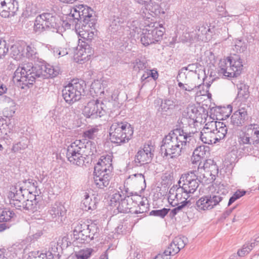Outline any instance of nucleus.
<instances>
[{
  "mask_svg": "<svg viewBox=\"0 0 259 259\" xmlns=\"http://www.w3.org/2000/svg\"><path fill=\"white\" fill-rule=\"evenodd\" d=\"M194 134L184 132L181 128H176L171 131L162 141L160 150L163 157H178L181 154L183 146L190 142Z\"/></svg>",
  "mask_w": 259,
  "mask_h": 259,
  "instance_id": "obj_1",
  "label": "nucleus"
},
{
  "mask_svg": "<svg viewBox=\"0 0 259 259\" xmlns=\"http://www.w3.org/2000/svg\"><path fill=\"white\" fill-rule=\"evenodd\" d=\"M96 151L94 142L86 140H76L67 147L66 157L72 164L78 166L84 163L85 156L92 155Z\"/></svg>",
  "mask_w": 259,
  "mask_h": 259,
  "instance_id": "obj_2",
  "label": "nucleus"
},
{
  "mask_svg": "<svg viewBox=\"0 0 259 259\" xmlns=\"http://www.w3.org/2000/svg\"><path fill=\"white\" fill-rule=\"evenodd\" d=\"M237 137L240 149L244 153L251 154L254 147L259 144V125L252 123L243 127Z\"/></svg>",
  "mask_w": 259,
  "mask_h": 259,
  "instance_id": "obj_3",
  "label": "nucleus"
},
{
  "mask_svg": "<svg viewBox=\"0 0 259 259\" xmlns=\"http://www.w3.org/2000/svg\"><path fill=\"white\" fill-rule=\"evenodd\" d=\"M228 128L222 122L211 121L207 122L200 134H198L201 141L205 144H215L223 139L226 136ZM194 136H193V137Z\"/></svg>",
  "mask_w": 259,
  "mask_h": 259,
  "instance_id": "obj_4",
  "label": "nucleus"
},
{
  "mask_svg": "<svg viewBox=\"0 0 259 259\" xmlns=\"http://www.w3.org/2000/svg\"><path fill=\"white\" fill-rule=\"evenodd\" d=\"M36 65L32 63L23 64L17 68L14 72L13 80L17 85L22 89L31 87L36 79L40 78Z\"/></svg>",
  "mask_w": 259,
  "mask_h": 259,
  "instance_id": "obj_5",
  "label": "nucleus"
},
{
  "mask_svg": "<svg viewBox=\"0 0 259 259\" xmlns=\"http://www.w3.org/2000/svg\"><path fill=\"white\" fill-rule=\"evenodd\" d=\"M61 25V21L56 15L50 13H44L36 17L34 30L36 32L45 30L58 32Z\"/></svg>",
  "mask_w": 259,
  "mask_h": 259,
  "instance_id": "obj_6",
  "label": "nucleus"
},
{
  "mask_svg": "<svg viewBox=\"0 0 259 259\" xmlns=\"http://www.w3.org/2000/svg\"><path fill=\"white\" fill-rule=\"evenodd\" d=\"M133 133V128L127 122H114L110 128V139L116 144L127 143L132 138Z\"/></svg>",
  "mask_w": 259,
  "mask_h": 259,
  "instance_id": "obj_7",
  "label": "nucleus"
},
{
  "mask_svg": "<svg viewBox=\"0 0 259 259\" xmlns=\"http://www.w3.org/2000/svg\"><path fill=\"white\" fill-rule=\"evenodd\" d=\"M85 87L83 80L73 79L62 90V96L67 103L72 104L80 99Z\"/></svg>",
  "mask_w": 259,
  "mask_h": 259,
  "instance_id": "obj_8",
  "label": "nucleus"
},
{
  "mask_svg": "<svg viewBox=\"0 0 259 259\" xmlns=\"http://www.w3.org/2000/svg\"><path fill=\"white\" fill-rule=\"evenodd\" d=\"M74 19L83 22V25H89L93 27L96 24V20L94 11L90 7L83 5L76 6L70 12Z\"/></svg>",
  "mask_w": 259,
  "mask_h": 259,
  "instance_id": "obj_9",
  "label": "nucleus"
},
{
  "mask_svg": "<svg viewBox=\"0 0 259 259\" xmlns=\"http://www.w3.org/2000/svg\"><path fill=\"white\" fill-rule=\"evenodd\" d=\"M224 196L217 192L214 194L201 197L196 201V208L199 211L212 209L224 200Z\"/></svg>",
  "mask_w": 259,
  "mask_h": 259,
  "instance_id": "obj_10",
  "label": "nucleus"
},
{
  "mask_svg": "<svg viewBox=\"0 0 259 259\" xmlns=\"http://www.w3.org/2000/svg\"><path fill=\"white\" fill-rule=\"evenodd\" d=\"M199 177L197 176V171L192 170L187 174L182 175L178 182V185L182 183V186L186 189V192L189 194L193 193L199 186Z\"/></svg>",
  "mask_w": 259,
  "mask_h": 259,
  "instance_id": "obj_11",
  "label": "nucleus"
},
{
  "mask_svg": "<svg viewBox=\"0 0 259 259\" xmlns=\"http://www.w3.org/2000/svg\"><path fill=\"white\" fill-rule=\"evenodd\" d=\"M105 105L98 100H92L88 102L82 110L83 114L87 118H96L101 117L105 113Z\"/></svg>",
  "mask_w": 259,
  "mask_h": 259,
  "instance_id": "obj_12",
  "label": "nucleus"
},
{
  "mask_svg": "<svg viewBox=\"0 0 259 259\" xmlns=\"http://www.w3.org/2000/svg\"><path fill=\"white\" fill-rule=\"evenodd\" d=\"M153 147L148 144H145L137 153L135 157V164L137 166L150 163L153 157Z\"/></svg>",
  "mask_w": 259,
  "mask_h": 259,
  "instance_id": "obj_13",
  "label": "nucleus"
},
{
  "mask_svg": "<svg viewBox=\"0 0 259 259\" xmlns=\"http://www.w3.org/2000/svg\"><path fill=\"white\" fill-rule=\"evenodd\" d=\"M126 195L125 196L124 199L120 201L117 206L119 212L122 213H134L135 207L137 204V200H136V196L134 199L131 197L133 196V193L128 194L126 191Z\"/></svg>",
  "mask_w": 259,
  "mask_h": 259,
  "instance_id": "obj_14",
  "label": "nucleus"
},
{
  "mask_svg": "<svg viewBox=\"0 0 259 259\" xmlns=\"http://www.w3.org/2000/svg\"><path fill=\"white\" fill-rule=\"evenodd\" d=\"M36 70H38L40 78L42 79L53 78L57 76L60 72L59 67L53 66L49 64L36 65Z\"/></svg>",
  "mask_w": 259,
  "mask_h": 259,
  "instance_id": "obj_15",
  "label": "nucleus"
},
{
  "mask_svg": "<svg viewBox=\"0 0 259 259\" xmlns=\"http://www.w3.org/2000/svg\"><path fill=\"white\" fill-rule=\"evenodd\" d=\"M248 119V115L247 109L241 108L232 115L231 123L235 127H240L245 124Z\"/></svg>",
  "mask_w": 259,
  "mask_h": 259,
  "instance_id": "obj_16",
  "label": "nucleus"
},
{
  "mask_svg": "<svg viewBox=\"0 0 259 259\" xmlns=\"http://www.w3.org/2000/svg\"><path fill=\"white\" fill-rule=\"evenodd\" d=\"M98 227L95 224L87 225L78 237H75V240H80L81 242H89L95 237H97Z\"/></svg>",
  "mask_w": 259,
  "mask_h": 259,
  "instance_id": "obj_17",
  "label": "nucleus"
},
{
  "mask_svg": "<svg viewBox=\"0 0 259 259\" xmlns=\"http://www.w3.org/2000/svg\"><path fill=\"white\" fill-rule=\"evenodd\" d=\"M94 183L97 187L104 189L109 185L112 175L94 172Z\"/></svg>",
  "mask_w": 259,
  "mask_h": 259,
  "instance_id": "obj_18",
  "label": "nucleus"
},
{
  "mask_svg": "<svg viewBox=\"0 0 259 259\" xmlns=\"http://www.w3.org/2000/svg\"><path fill=\"white\" fill-rule=\"evenodd\" d=\"M199 114L197 108L194 105H189L183 113V116L188 121L189 125L194 124L197 122L196 119Z\"/></svg>",
  "mask_w": 259,
  "mask_h": 259,
  "instance_id": "obj_19",
  "label": "nucleus"
},
{
  "mask_svg": "<svg viewBox=\"0 0 259 259\" xmlns=\"http://www.w3.org/2000/svg\"><path fill=\"white\" fill-rule=\"evenodd\" d=\"M83 199L81 203V208L85 211L93 210L97 208V199L92 196L90 197L87 192L84 193Z\"/></svg>",
  "mask_w": 259,
  "mask_h": 259,
  "instance_id": "obj_20",
  "label": "nucleus"
},
{
  "mask_svg": "<svg viewBox=\"0 0 259 259\" xmlns=\"http://www.w3.org/2000/svg\"><path fill=\"white\" fill-rule=\"evenodd\" d=\"M149 31L153 36L155 43L160 41L164 33V28L157 22L151 23L147 26Z\"/></svg>",
  "mask_w": 259,
  "mask_h": 259,
  "instance_id": "obj_21",
  "label": "nucleus"
},
{
  "mask_svg": "<svg viewBox=\"0 0 259 259\" xmlns=\"http://www.w3.org/2000/svg\"><path fill=\"white\" fill-rule=\"evenodd\" d=\"M83 44H81L77 49V55L81 58V60L85 59L87 57L93 55V50L88 42L82 40Z\"/></svg>",
  "mask_w": 259,
  "mask_h": 259,
  "instance_id": "obj_22",
  "label": "nucleus"
},
{
  "mask_svg": "<svg viewBox=\"0 0 259 259\" xmlns=\"http://www.w3.org/2000/svg\"><path fill=\"white\" fill-rule=\"evenodd\" d=\"M84 28L79 32V36L83 40L90 42L95 36V28L94 26H89V25H83Z\"/></svg>",
  "mask_w": 259,
  "mask_h": 259,
  "instance_id": "obj_23",
  "label": "nucleus"
},
{
  "mask_svg": "<svg viewBox=\"0 0 259 259\" xmlns=\"http://www.w3.org/2000/svg\"><path fill=\"white\" fill-rule=\"evenodd\" d=\"M24 186H22L24 190H26L28 192V194H30L31 196H36L38 195L39 192L37 191V183L35 180L32 179H28L23 181ZM39 191V190L38 191Z\"/></svg>",
  "mask_w": 259,
  "mask_h": 259,
  "instance_id": "obj_24",
  "label": "nucleus"
},
{
  "mask_svg": "<svg viewBox=\"0 0 259 259\" xmlns=\"http://www.w3.org/2000/svg\"><path fill=\"white\" fill-rule=\"evenodd\" d=\"M66 210L63 205L60 202H56L52 206L49 210V213L53 219L63 216Z\"/></svg>",
  "mask_w": 259,
  "mask_h": 259,
  "instance_id": "obj_25",
  "label": "nucleus"
},
{
  "mask_svg": "<svg viewBox=\"0 0 259 259\" xmlns=\"http://www.w3.org/2000/svg\"><path fill=\"white\" fill-rule=\"evenodd\" d=\"M137 204L135 208L134 213H143L148 210V203L147 199L141 198L140 196L136 195Z\"/></svg>",
  "mask_w": 259,
  "mask_h": 259,
  "instance_id": "obj_26",
  "label": "nucleus"
},
{
  "mask_svg": "<svg viewBox=\"0 0 259 259\" xmlns=\"http://www.w3.org/2000/svg\"><path fill=\"white\" fill-rule=\"evenodd\" d=\"M236 85L238 89V98L242 101H246L250 96L249 86L243 82L237 83Z\"/></svg>",
  "mask_w": 259,
  "mask_h": 259,
  "instance_id": "obj_27",
  "label": "nucleus"
},
{
  "mask_svg": "<svg viewBox=\"0 0 259 259\" xmlns=\"http://www.w3.org/2000/svg\"><path fill=\"white\" fill-rule=\"evenodd\" d=\"M3 101L7 104L5 110L7 116H12L16 110L15 102L6 96L3 97Z\"/></svg>",
  "mask_w": 259,
  "mask_h": 259,
  "instance_id": "obj_28",
  "label": "nucleus"
},
{
  "mask_svg": "<svg viewBox=\"0 0 259 259\" xmlns=\"http://www.w3.org/2000/svg\"><path fill=\"white\" fill-rule=\"evenodd\" d=\"M152 34L150 33L147 26L142 30L141 37V41L145 46H148L151 44H155Z\"/></svg>",
  "mask_w": 259,
  "mask_h": 259,
  "instance_id": "obj_29",
  "label": "nucleus"
},
{
  "mask_svg": "<svg viewBox=\"0 0 259 259\" xmlns=\"http://www.w3.org/2000/svg\"><path fill=\"white\" fill-rule=\"evenodd\" d=\"M176 195L177 196V202L180 201L186 200L187 201L190 197L188 192H186V189L180 184V186L175 185Z\"/></svg>",
  "mask_w": 259,
  "mask_h": 259,
  "instance_id": "obj_30",
  "label": "nucleus"
},
{
  "mask_svg": "<svg viewBox=\"0 0 259 259\" xmlns=\"http://www.w3.org/2000/svg\"><path fill=\"white\" fill-rule=\"evenodd\" d=\"M36 196L30 195L28 199H25L24 209L35 211L37 209V203Z\"/></svg>",
  "mask_w": 259,
  "mask_h": 259,
  "instance_id": "obj_31",
  "label": "nucleus"
},
{
  "mask_svg": "<svg viewBox=\"0 0 259 259\" xmlns=\"http://www.w3.org/2000/svg\"><path fill=\"white\" fill-rule=\"evenodd\" d=\"M113 169V166H107L105 164L98 162L94 167V173L101 172V174H106L108 175H112V172Z\"/></svg>",
  "mask_w": 259,
  "mask_h": 259,
  "instance_id": "obj_32",
  "label": "nucleus"
},
{
  "mask_svg": "<svg viewBox=\"0 0 259 259\" xmlns=\"http://www.w3.org/2000/svg\"><path fill=\"white\" fill-rule=\"evenodd\" d=\"M24 48L22 45L14 44L10 48L11 55L16 59L20 58L21 56H24Z\"/></svg>",
  "mask_w": 259,
  "mask_h": 259,
  "instance_id": "obj_33",
  "label": "nucleus"
},
{
  "mask_svg": "<svg viewBox=\"0 0 259 259\" xmlns=\"http://www.w3.org/2000/svg\"><path fill=\"white\" fill-rule=\"evenodd\" d=\"M229 60L230 65L234 68L235 71H237V73L239 75L243 67L242 62L240 58L238 56H235L234 57H229Z\"/></svg>",
  "mask_w": 259,
  "mask_h": 259,
  "instance_id": "obj_34",
  "label": "nucleus"
},
{
  "mask_svg": "<svg viewBox=\"0 0 259 259\" xmlns=\"http://www.w3.org/2000/svg\"><path fill=\"white\" fill-rule=\"evenodd\" d=\"M173 241L174 243L177 246L174 250L175 252H179L187 244L188 239L185 236H178L174 238Z\"/></svg>",
  "mask_w": 259,
  "mask_h": 259,
  "instance_id": "obj_35",
  "label": "nucleus"
},
{
  "mask_svg": "<svg viewBox=\"0 0 259 259\" xmlns=\"http://www.w3.org/2000/svg\"><path fill=\"white\" fill-rule=\"evenodd\" d=\"M16 217L15 213L9 209L5 208L0 210V222H8Z\"/></svg>",
  "mask_w": 259,
  "mask_h": 259,
  "instance_id": "obj_36",
  "label": "nucleus"
},
{
  "mask_svg": "<svg viewBox=\"0 0 259 259\" xmlns=\"http://www.w3.org/2000/svg\"><path fill=\"white\" fill-rule=\"evenodd\" d=\"M194 154L198 156L202 159H205V156H207L209 153V148L206 146H200L197 147L194 151Z\"/></svg>",
  "mask_w": 259,
  "mask_h": 259,
  "instance_id": "obj_37",
  "label": "nucleus"
},
{
  "mask_svg": "<svg viewBox=\"0 0 259 259\" xmlns=\"http://www.w3.org/2000/svg\"><path fill=\"white\" fill-rule=\"evenodd\" d=\"M124 22L117 16H114L109 27V30L112 32H115L121 27V24Z\"/></svg>",
  "mask_w": 259,
  "mask_h": 259,
  "instance_id": "obj_38",
  "label": "nucleus"
},
{
  "mask_svg": "<svg viewBox=\"0 0 259 259\" xmlns=\"http://www.w3.org/2000/svg\"><path fill=\"white\" fill-rule=\"evenodd\" d=\"M132 64L134 70L138 72L145 69L147 66V61L144 59H136Z\"/></svg>",
  "mask_w": 259,
  "mask_h": 259,
  "instance_id": "obj_39",
  "label": "nucleus"
},
{
  "mask_svg": "<svg viewBox=\"0 0 259 259\" xmlns=\"http://www.w3.org/2000/svg\"><path fill=\"white\" fill-rule=\"evenodd\" d=\"M209 31H210V29L206 24H203L199 26L198 32L197 33V39L202 41H205L207 39L206 35L207 32Z\"/></svg>",
  "mask_w": 259,
  "mask_h": 259,
  "instance_id": "obj_40",
  "label": "nucleus"
},
{
  "mask_svg": "<svg viewBox=\"0 0 259 259\" xmlns=\"http://www.w3.org/2000/svg\"><path fill=\"white\" fill-rule=\"evenodd\" d=\"M88 224L84 222H74L72 224V227L73 228V236L75 239V237H78L81 232L83 231V229L86 228Z\"/></svg>",
  "mask_w": 259,
  "mask_h": 259,
  "instance_id": "obj_41",
  "label": "nucleus"
},
{
  "mask_svg": "<svg viewBox=\"0 0 259 259\" xmlns=\"http://www.w3.org/2000/svg\"><path fill=\"white\" fill-rule=\"evenodd\" d=\"M175 106V102L171 100L165 99L162 100L160 106L159 108V111L162 112H166L168 110L172 109Z\"/></svg>",
  "mask_w": 259,
  "mask_h": 259,
  "instance_id": "obj_42",
  "label": "nucleus"
},
{
  "mask_svg": "<svg viewBox=\"0 0 259 259\" xmlns=\"http://www.w3.org/2000/svg\"><path fill=\"white\" fill-rule=\"evenodd\" d=\"M229 65H230L229 58L220 60L217 68V73L219 77H221L222 75L225 74Z\"/></svg>",
  "mask_w": 259,
  "mask_h": 259,
  "instance_id": "obj_43",
  "label": "nucleus"
},
{
  "mask_svg": "<svg viewBox=\"0 0 259 259\" xmlns=\"http://www.w3.org/2000/svg\"><path fill=\"white\" fill-rule=\"evenodd\" d=\"M24 57L29 59L35 58L37 54L36 49L32 45H28L24 49Z\"/></svg>",
  "mask_w": 259,
  "mask_h": 259,
  "instance_id": "obj_44",
  "label": "nucleus"
},
{
  "mask_svg": "<svg viewBox=\"0 0 259 259\" xmlns=\"http://www.w3.org/2000/svg\"><path fill=\"white\" fill-rule=\"evenodd\" d=\"M11 7H13L12 4L11 3H7L5 2V4L2 6V10L0 11V15L4 18L9 17L11 13H13L11 9Z\"/></svg>",
  "mask_w": 259,
  "mask_h": 259,
  "instance_id": "obj_45",
  "label": "nucleus"
},
{
  "mask_svg": "<svg viewBox=\"0 0 259 259\" xmlns=\"http://www.w3.org/2000/svg\"><path fill=\"white\" fill-rule=\"evenodd\" d=\"M14 192L16 196H20V197H25V195L28 194V191L26 190H24L23 187L20 186H13L10 188L9 192Z\"/></svg>",
  "mask_w": 259,
  "mask_h": 259,
  "instance_id": "obj_46",
  "label": "nucleus"
},
{
  "mask_svg": "<svg viewBox=\"0 0 259 259\" xmlns=\"http://www.w3.org/2000/svg\"><path fill=\"white\" fill-rule=\"evenodd\" d=\"M92 249L86 248L82 249L75 253L74 259H88L91 255Z\"/></svg>",
  "mask_w": 259,
  "mask_h": 259,
  "instance_id": "obj_47",
  "label": "nucleus"
},
{
  "mask_svg": "<svg viewBox=\"0 0 259 259\" xmlns=\"http://www.w3.org/2000/svg\"><path fill=\"white\" fill-rule=\"evenodd\" d=\"M201 67V65L199 64L198 63H193L191 64L188 65L187 67H185V68L187 69V71L189 70L190 72H192L194 73L195 74L198 75V78H199L200 73L203 74L204 71L201 69H198V68Z\"/></svg>",
  "mask_w": 259,
  "mask_h": 259,
  "instance_id": "obj_48",
  "label": "nucleus"
},
{
  "mask_svg": "<svg viewBox=\"0 0 259 259\" xmlns=\"http://www.w3.org/2000/svg\"><path fill=\"white\" fill-rule=\"evenodd\" d=\"M168 200L170 205L173 206L178 205L179 202H177V196L176 195L175 185L169 190Z\"/></svg>",
  "mask_w": 259,
  "mask_h": 259,
  "instance_id": "obj_49",
  "label": "nucleus"
},
{
  "mask_svg": "<svg viewBox=\"0 0 259 259\" xmlns=\"http://www.w3.org/2000/svg\"><path fill=\"white\" fill-rule=\"evenodd\" d=\"M28 147V144L27 140H23L15 144H14L12 148V151L14 153L20 152L21 150H24Z\"/></svg>",
  "mask_w": 259,
  "mask_h": 259,
  "instance_id": "obj_50",
  "label": "nucleus"
},
{
  "mask_svg": "<svg viewBox=\"0 0 259 259\" xmlns=\"http://www.w3.org/2000/svg\"><path fill=\"white\" fill-rule=\"evenodd\" d=\"M178 85L181 90L188 92H191L196 88H200V87L201 86V84H196L189 85L187 83H183L182 82H178Z\"/></svg>",
  "mask_w": 259,
  "mask_h": 259,
  "instance_id": "obj_51",
  "label": "nucleus"
},
{
  "mask_svg": "<svg viewBox=\"0 0 259 259\" xmlns=\"http://www.w3.org/2000/svg\"><path fill=\"white\" fill-rule=\"evenodd\" d=\"M98 131L97 128H91L84 132V137L89 139H94L97 136Z\"/></svg>",
  "mask_w": 259,
  "mask_h": 259,
  "instance_id": "obj_52",
  "label": "nucleus"
},
{
  "mask_svg": "<svg viewBox=\"0 0 259 259\" xmlns=\"http://www.w3.org/2000/svg\"><path fill=\"white\" fill-rule=\"evenodd\" d=\"M170 209L163 208L161 209L153 210L150 212V214L163 218L169 211Z\"/></svg>",
  "mask_w": 259,
  "mask_h": 259,
  "instance_id": "obj_53",
  "label": "nucleus"
},
{
  "mask_svg": "<svg viewBox=\"0 0 259 259\" xmlns=\"http://www.w3.org/2000/svg\"><path fill=\"white\" fill-rule=\"evenodd\" d=\"M235 69L233 68L231 65H229L225 72L224 75H222L221 77L222 78H227V77H236L238 75L237 73V71H235Z\"/></svg>",
  "mask_w": 259,
  "mask_h": 259,
  "instance_id": "obj_54",
  "label": "nucleus"
},
{
  "mask_svg": "<svg viewBox=\"0 0 259 259\" xmlns=\"http://www.w3.org/2000/svg\"><path fill=\"white\" fill-rule=\"evenodd\" d=\"M234 49L236 50L238 52L243 53L247 49V44L245 42L239 40L236 41Z\"/></svg>",
  "mask_w": 259,
  "mask_h": 259,
  "instance_id": "obj_55",
  "label": "nucleus"
},
{
  "mask_svg": "<svg viewBox=\"0 0 259 259\" xmlns=\"http://www.w3.org/2000/svg\"><path fill=\"white\" fill-rule=\"evenodd\" d=\"M187 69L185 67H182L179 71L177 76V80L178 82L183 81L185 82L187 79V74H186Z\"/></svg>",
  "mask_w": 259,
  "mask_h": 259,
  "instance_id": "obj_56",
  "label": "nucleus"
},
{
  "mask_svg": "<svg viewBox=\"0 0 259 259\" xmlns=\"http://www.w3.org/2000/svg\"><path fill=\"white\" fill-rule=\"evenodd\" d=\"M112 156L110 155H103L101 157L99 160V162L105 164L107 166H112Z\"/></svg>",
  "mask_w": 259,
  "mask_h": 259,
  "instance_id": "obj_57",
  "label": "nucleus"
},
{
  "mask_svg": "<svg viewBox=\"0 0 259 259\" xmlns=\"http://www.w3.org/2000/svg\"><path fill=\"white\" fill-rule=\"evenodd\" d=\"M10 204L15 207L16 209L22 210L24 209L25 201L20 200H10Z\"/></svg>",
  "mask_w": 259,
  "mask_h": 259,
  "instance_id": "obj_58",
  "label": "nucleus"
},
{
  "mask_svg": "<svg viewBox=\"0 0 259 259\" xmlns=\"http://www.w3.org/2000/svg\"><path fill=\"white\" fill-rule=\"evenodd\" d=\"M9 51L6 41L0 40V59L5 56Z\"/></svg>",
  "mask_w": 259,
  "mask_h": 259,
  "instance_id": "obj_59",
  "label": "nucleus"
},
{
  "mask_svg": "<svg viewBox=\"0 0 259 259\" xmlns=\"http://www.w3.org/2000/svg\"><path fill=\"white\" fill-rule=\"evenodd\" d=\"M130 15V14L128 12V9H126L125 6H123L121 9L120 14L117 16L125 22Z\"/></svg>",
  "mask_w": 259,
  "mask_h": 259,
  "instance_id": "obj_60",
  "label": "nucleus"
},
{
  "mask_svg": "<svg viewBox=\"0 0 259 259\" xmlns=\"http://www.w3.org/2000/svg\"><path fill=\"white\" fill-rule=\"evenodd\" d=\"M176 247H177V246L174 243V241H172V242L169 245L167 249L165 250V251L163 252V253L165 256L174 255L178 253V252H175L174 250L175 249Z\"/></svg>",
  "mask_w": 259,
  "mask_h": 259,
  "instance_id": "obj_61",
  "label": "nucleus"
},
{
  "mask_svg": "<svg viewBox=\"0 0 259 259\" xmlns=\"http://www.w3.org/2000/svg\"><path fill=\"white\" fill-rule=\"evenodd\" d=\"M251 250V248L248 245H244L243 247L238 251V254L240 256H243L248 254Z\"/></svg>",
  "mask_w": 259,
  "mask_h": 259,
  "instance_id": "obj_62",
  "label": "nucleus"
},
{
  "mask_svg": "<svg viewBox=\"0 0 259 259\" xmlns=\"http://www.w3.org/2000/svg\"><path fill=\"white\" fill-rule=\"evenodd\" d=\"M128 179H131L135 181L137 179L138 181L140 183L145 182V177L142 174H136L131 175Z\"/></svg>",
  "mask_w": 259,
  "mask_h": 259,
  "instance_id": "obj_63",
  "label": "nucleus"
},
{
  "mask_svg": "<svg viewBox=\"0 0 259 259\" xmlns=\"http://www.w3.org/2000/svg\"><path fill=\"white\" fill-rule=\"evenodd\" d=\"M55 55L56 56L63 57L68 54V52L65 48H57L54 51Z\"/></svg>",
  "mask_w": 259,
  "mask_h": 259,
  "instance_id": "obj_64",
  "label": "nucleus"
}]
</instances>
